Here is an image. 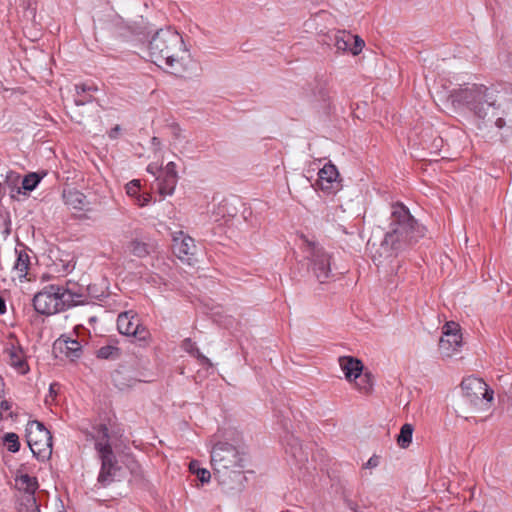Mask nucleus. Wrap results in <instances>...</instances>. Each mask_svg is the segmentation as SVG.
I'll return each instance as SVG.
<instances>
[{"label": "nucleus", "instance_id": "f257e3e1", "mask_svg": "<svg viewBox=\"0 0 512 512\" xmlns=\"http://www.w3.org/2000/svg\"><path fill=\"white\" fill-rule=\"evenodd\" d=\"M448 101L456 111H468L483 125L505 126V117L512 115V97L505 98L483 84H463L452 89Z\"/></svg>", "mask_w": 512, "mask_h": 512}, {"label": "nucleus", "instance_id": "f03ea898", "mask_svg": "<svg viewBox=\"0 0 512 512\" xmlns=\"http://www.w3.org/2000/svg\"><path fill=\"white\" fill-rule=\"evenodd\" d=\"M137 25V23H135ZM133 41L147 42L150 60L158 66L165 65L171 73L180 75L187 69L188 50L180 33L171 27L156 31L151 40H148L150 31L144 26H130Z\"/></svg>", "mask_w": 512, "mask_h": 512}, {"label": "nucleus", "instance_id": "7ed1b4c3", "mask_svg": "<svg viewBox=\"0 0 512 512\" xmlns=\"http://www.w3.org/2000/svg\"><path fill=\"white\" fill-rule=\"evenodd\" d=\"M391 208L389 231L386 232L377 251L378 258L376 255L373 256V260H378L379 263L382 262L381 259L397 257L399 253L423 238L426 231L403 203H395Z\"/></svg>", "mask_w": 512, "mask_h": 512}, {"label": "nucleus", "instance_id": "20e7f679", "mask_svg": "<svg viewBox=\"0 0 512 512\" xmlns=\"http://www.w3.org/2000/svg\"><path fill=\"white\" fill-rule=\"evenodd\" d=\"M211 465L219 481L224 483L231 473L243 467V456L232 444L218 442L211 450Z\"/></svg>", "mask_w": 512, "mask_h": 512}, {"label": "nucleus", "instance_id": "39448f33", "mask_svg": "<svg viewBox=\"0 0 512 512\" xmlns=\"http://www.w3.org/2000/svg\"><path fill=\"white\" fill-rule=\"evenodd\" d=\"M26 438L31 452L39 460L49 459L52 454V436L39 421H30L26 426Z\"/></svg>", "mask_w": 512, "mask_h": 512}, {"label": "nucleus", "instance_id": "423d86ee", "mask_svg": "<svg viewBox=\"0 0 512 512\" xmlns=\"http://www.w3.org/2000/svg\"><path fill=\"white\" fill-rule=\"evenodd\" d=\"M463 396L478 410H487L493 401L494 392L481 378L469 376L461 383Z\"/></svg>", "mask_w": 512, "mask_h": 512}, {"label": "nucleus", "instance_id": "0eeeda50", "mask_svg": "<svg viewBox=\"0 0 512 512\" xmlns=\"http://www.w3.org/2000/svg\"><path fill=\"white\" fill-rule=\"evenodd\" d=\"M339 365L345 378L350 382L355 381V386L361 393H370L373 382L370 374L364 372L362 361L352 356H342L339 358Z\"/></svg>", "mask_w": 512, "mask_h": 512}, {"label": "nucleus", "instance_id": "6e6552de", "mask_svg": "<svg viewBox=\"0 0 512 512\" xmlns=\"http://www.w3.org/2000/svg\"><path fill=\"white\" fill-rule=\"evenodd\" d=\"M305 252L306 257L310 261V270L319 283L323 284L328 282L329 279L333 277L331 270V254L312 242H308Z\"/></svg>", "mask_w": 512, "mask_h": 512}, {"label": "nucleus", "instance_id": "1a4fd4ad", "mask_svg": "<svg viewBox=\"0 0 512 512\" xmlns=\"http://www.w3.org/2000/svg\"><path fill=\"white\" fill-rule=\"evenodd\" d=\"M58 294L60 312L74 306L83 305L88 302L90 297H98L92 293V287L90 285L83 287L71 281L66 282L65 286L59 285Z\"/></svg>", "mask_w": 512, "mask_h": 512}, {"label": "nucleus", "instance_id": "9d476101", "mask_svg": "<svg viewBox=\"0 0 512 512\" xmlns=\"http://www.w3.org/2000/svg\"><path fill=\"white\" fill-rule=\"evenodd\" d=\"M173 254L183 263L193 265L196 261L195 240L182 230L171 232Z\"/></svg>", "mask_w": 512, "mask_h": 512}, {"label": "nucleus", "instance_id": "9b49d317", "mask_svg": "<svg viewBox=\"0 0 512 512\" xmlns=\"http://www.w3.org/2000/svg\"><path fill=\"white\" fill-rule=\"evenodd\" d=\"M59 285L51 284L45 286L33 297V307L41 315H53L60 312L58 303Z\"/></svg>", "mask_w": 512, "mask_h": 512}, {"label": "nucleus", "instance_id": "f8f14e48", "mask_svg": "<svg viewBox=\"0 0 512 512\" xmlns=\"http://www.w3.org/2000/svg\"><path fill=\"white\" fill-rule=\"evenodd\" d=\"M107 434L106 431L102 432V439L96 441V449L102 460V468L99 474L98 480L107 484L110 481V477L115 474L116 466L114 464V457L111 451V447L105 440Z\"/></svg>", "mask_w": 512, "mask_h": 512}, {"label": "nucleus", "instance_id": "ddd939ff", "mask_svg": "<svg viewBox=\"0 0 512 512\" xmlns=\"http://www.w3.org/2000/svg\"><path fill=\"white\" fill-rule=\"evenodd\" d=\"M79 329L85 330L83 326H76L73 333L62 334L54 341L52 352H81L84 340L79 338Z\"/></svg>", "mask_w": 512, "mask_h": 512}, {"label": "nucleus", "instance_id": "4468645a", "mask_svg": "<svg viewBox=\"0 0 512 512\" xmlns=\"http://www.w3.org/2000/svg\"><path fill=\"white\" fill-rule=\"evenodd\" d=\"M339 173L335 165L327 163L319 170L317 185L327 194L334 193L339 187Z\"/></svg>", "mask_w": 512, "mask_h": 512}, {"label": "nucleus", "instance_id": "2eb2a0df", "mask_svg": "<svg viewBox=\"0 0 512 512\" xmlns=\"http://www.w3.org/2000/svg\"><path fill=\"white\" fill-rule=\"evenodd\" d=\"M462 334L460 325L454 321L446 322L442 328L440 347L442 349L457 350L461 346Z\"/></svg>", "mask_w": 512, "mask_h": 512}, {"label": "nucleus", "instance_id": "dca6fc26", "mask_svg": "<svg viewBox=\"0 0 512 512\" xmlns=\"http://www.w3.org/2000/svg\"><path fill=\"white\" fill-rule=\"evenodd\" d=\"M29 251L30 249L24 244H20V248H15L16 260L13 270L18 273L20 278H25L28 274L31 264Z\"/></svg>", "mask_w": 512, "mask_h": 512}, {"label": "nucleus", "instance_id": "f3484780", "mask_svg": "<svg viewBox=\"0 0 512 512\" xmlns=\"http://www.w3.org/2000/svg\"><path fill=\"white\" fill-rule=\"evenodd\" d=\"M63 199L66 205L75 210H87L89 202L87 197L78 190L64 191Z\"/></svg>", "mask_w": 512, "mask_h": 512}, {"label": "nucleus", "instance_id": "a211bd4d", "mask_svg": "<svg viewBox=\"0 0 512 512\" xmlns=\"http://www.w3.org/2000/svg\"><path fill=\"white\" fill-rule=\"evenodd\" d=\"M15 487L19 491L25 492L26 495H34L38 488V482L35 477L19 472L15 477Z\"/></svg>", "mask_w": 512, "mask_h": 512}, {"label": "nucleus", "instance_id": "6ab92c4d", "mask_svg": "<svg viewBox=\"0 0 512 512\" xmlns=\"http://www.w3.org/2000/svg\"><path fill=\"white\" fill-rule=\"evenodd\" d=\"M21 175L13 170L7 172L2 188H8L10 197L17 199V195L21 194Z\"/></svg>", "mask_w": 512, "mask_h": 512}, {"label": "nucleus", "instance_id": "aec40b11", "mask_svg": "<svg viewBox=\"0 0 512 512\" xmlns=\"http://www.w3.org/2000/svg\"><path fill=\"white\" fill-rule=\"evenodd\" d=\"M46 173L30 172L21 179V194L28 195L41 182Z\"/></svg>", "mask_w": 512, "mask_h": 512}, {"label": "nucleus", "instance_id": "412c9836", "mask_svg": "<svg viewBox=\"0 0 512 512\" xmlns=\"http://www.w3.org/2000/svg\"><path fill=\"white\" fill-rule=\"evenodd\" d=\"M158 180V192L161 196H170L174 193L178 177L161 175Z\"/></svg>", "mask_w": 512, "mask_h": 512}, {"label": "nucleus", "instance_id": "4be33fe9", "mask_svg": "<svg viewBox=\"0 0 512 512\" xmlns=\"http://www.w3.org/2000/svg\"><path fill=\"white\" fill-rule=\"evenodd\" d=\"M353 38H354V35L351 34L350 32L338 31L334 37V40H335L334 45L338 51H342V52L349 51L350 52V45H351Z\"/></svg>", "mask_w": 512, "mask_h": 512}, {"label": "nucleus", "instance_id": "5701e85b", "mask_svg": "<svg viewBox=\"0 0 512 512\" xmlns=\"http://www.w3.org/2000/svg\"><path fill=\"white\" fill-rule=\"evenodd\" d=\"M9 364L20 374H25L29 371L24 354H9Z\"/></svg>", "mask_w": 512, "mask_h": 512}, {"label": "nucleus", "instance_id": "b1692460", "mask_svg": "<svg viewBox=\"0 0 512 512\" xmlns=\"http://www.w3.org/2000/svg\"><path fill=\"white\" fill-rule=\"evenodd\" d=\"M150 333L146 327L137 325L133 332H130V343L139 342V347H145V342L149 338Z\"/></svg>", "mask_w": 512, "mask_h": 512}, {"label": "nucleus", "instance_id": "393cba45", "mask_svg": "<svg viewBox=\"0 0 512 512\" xmlns=\"http://www.w3.org/2000/svg\"><path fill=\"white\" fill-rule=\"evenodd\" d=\"M414 428L411 424H404L401 427L400 434L397 438L398 445L401 448H407L412 442Z\"/></svg>", "mask_w": 512, "mask_h": 512}, {"label": "nucleus", "instance_id": "a878e982", "mask_svg": "<svg viewBox=\"0 0 512 512\" xmlns=\"http://www.w3.org/2000/svg\"><path fill=\"white\" fill-rule=\"evenodd\" d=\"M18 512H39L34 495H25L18 507Z\"/></svg>", "mask_w": 512, "mask_h": 512}, {"label": "nucleus", "instance_id": "bb28decb", "mask_svg": "<svg viewBox=\"0 0 512 512\" xmlns=\"http://www.w3.org/2000/svg\"><path fill=\"white\" fill-rule=\"evenodd\" d=\"M189 470L195 474L202 483H208L211 478V473L205 468H200L197 461H191L189 464Z\"/></svg>", "mask_w": 512, "mask_h": 512}, {"label": "nucleus", "instance_id": "cd10ccee", "mask_svg": "<svg viewBox=\"0 0 512 512\" xmlns=\"http://www.w3.org/2000/svg\"><path fill=\"white\" fill-rule=\"evenodd\" d=\"M130 252L135 256L142 258L150 253V246L146 242L135 240L130 243Z\"/></svg>", "mask_w": 512, "mask_h": 512}, {"label": "nucleus", "instance_id": "c85d7f7f", "mask_svg": "<svg viewBox=\"0 0 512 512\" xmlns=\"http://www.w3.org/2000/svg\"><path fill=\"white\" fill-rule=\"evenodd\" d=\"M117 329L124 341L128 338V311H123L118 315Z\"/></svg>", "mask_w": 512, "mask_h": 512}, {"label": "nucleus", "instance_id": "c756f323", "mask_svg": "<svg viewBox=\"0 0 512 512\" xmlns=\"http://www.w3.org/2000/svg\"><path fill=\"white\" fill-rule=\"evenodd\" d=\"M4 444L10 452H17L20 448L18 435L15 433H6L3 437Z\"/></svg>", "mask_w": 512, "mask_h": 512}, {"label": "nucleus", "instance_id": "7c9ffc66", "mask_svg": "<svg viewBox=\"0 0 512 512\" xmlns=\"http://www.w3.org/2000/svg\"><path fill=\"white\" fill-rule=\"evenodd\" d=\"M119 339L110 336L106 340V344L101 346L96 352H119L120 348L118 347Z\"/></svg>", "mask_w": 512, "mask_h": 512}, {"label": "nucleus", "instance_id": "2f4dec72", "mask_svg": "<svg viewBox=\"0 0 512 512\" xmlns=\"http://www.w3.org/2000/svg\"><path fill=\"white\" fill-rule=\"evenodd\" d=\"M112 379L119 389H125L128 385L125 368L122 371L116 370L112 374Z\"/></svg>", "mask_w": 512, "mask_h": 512}, {"label": "nucleus", "instance_id": "473e14b6", "mask_svg": "<svg viewBox=\"0 0 512 512\" xmlns=\"http://www.w3.org/2000/svg\"><path fill=\"white\" fill-rule=\"evenodd\" d=\"M365 46V42L362 38H360L358 35H354V38L352 39L351 45H350V52L353 55H358L361 53L363 47Z\"/></svg>", "mask_w": 512, "mask_h": 512}, {"label": "nucleus", "instance_id": "72a5a7b5", "mask_svg": "<svg viewBox=\"0 0 512 512\" xmlns=\"http://www.w3.org/2000/svg\"><path fill=\"white\" fill-rule=\"evenodd\" d=\"M131 198H133L134 204H136L139 207H144V206L148 205L152 200L151 195L148 193H146V194L136 193Z\"/></svg>", "mask_w": 512, "mask_h": 512}, {"label": "nucleus", "instance_id": "f704fd0d", "mask_svg": "<svg viewBox=\"0 0 512 512\" xmlns=\"http://www.w3.org/2000/svg\"><path fill=\"white\" fill-rule=\"evenodd\" d=\"M130 474L133 475L135 480H141L143 478V471L140 464L137 461L130 459Z\"/></svg>", "mask_w": 512, "mask_h": 512}, {"label": "nucleus", "instance_id": "c9c22d12", "mask_svg": "<svg viewBox=\"0 0 512 512\" xmlns=\"http://www.w3.org/2000/svg\"><path fill=\"white\" fill-rule=\"evenodd\" d=\"M76 88V92H77V95H81V94H90L91 92H95L97 91V87L93 84H80V85H76L75 86Z\"/></svg>", "mask_w": 512, "mask_h": 512}, {"label": "nucleus", "instance_id": "e433bc0d", "mask_svg": "<svg viewBox=\"0 0 512 512\" xmlns=\"http://www.w3.org/2000/svg\"><path fill=\"white\" fill-rule=\"evenodd\" d=\"M59 385L57 383H52L49 387V393L46 397V403L51 404L54 401L57 393H58Z\"/></svg>", "mask_w": 512, "mask_h": 512}, {"label": "nucleus", "instance_id": "4c0bfd02", "mask_svg": "<svg viewBox=\"0 0 512 512\" xmlns=\"http://www.w3.org/2000/svg\"><path fill=\"white\" fill-rule=\"evenodd\" d=\"M162 175L178 177L176 171V164L174 162H168L162 172Z\"/></svg>", "mask_w": 512, "mask_h": 512}, {"label": "nucleus", "instance_id": "58836bf2", "mask_svg": "<svg viewBox=\"0 0 512 512\" xmlns=\"http://www.w3.org/2000/svg\"><path fill=\"white\" fill-rule=\"evenodd\" d=\"M93 100L91 94H81L80 96L77 95L74 102L77 106L85 105L86 103H89Z\"/></svg>", "mask_w": 512, "mask_h": 512}, {"label": "nucleus", "instance_id": "ea45409f", "mask_svg": "<svg viewBox=\"0 0 512 512\" xmlns=\"http://www.w3.org/2000/svg\"><path fill=\"white\" fill-rule=\"evenodd\" d=\"M314 96L318 100L326 101L328 99V91L323 85H321L317 92H314Z\"/></svg>", "mask_w": 512, "mask_h": 512}, {"label": "nucleus", "instance_id": "a19ab883", "mask_svg": "<svg viewBox=\"0 0 512 512\" xmlns=\"http://www.w3.org/2000/svg\"><path fill=\"white\" fill-rule=\"evenodd\" d=\"M140 190V180L134 179L130 181V197L138 193Z\"/></svg>", "mask_w": 512, "mask_h": 512}, {"label": "nucleus", "instance_id": "79ce46f5", "mask_svg": "<svg viewBox=\"0 0 512 512\" xmlns=\"http://www.w3.org/2000/svg\"><path fill=\"white\" fill-rule=\"evenodd\" d=\"M196 359L200 365L212 366L210 360L204 354H196Z\"/></svg>", "mask_w": 512, "mask_h": 512}, {"label": "nucleus", "instance_id": "37998d69", "mask_svg": "<svg viewBox=\"0 0 512 512\" xmlns=\"http://www.w3.org/2000/svg\"><path fill=\"white\" fill-rule=\"evenodd\" d=\"M62 266H63V272L69 273L74 269L75 263L73 261H66V262H63Z\"/></svg>", "mask_w": 512, "mask_h": 512}, {"label": "nucleus", "instance_id": "c03bdc74", "mask_svg": "<svg viewBox=\"0 0 512 512\" xmlns=\"http://www.w3.org/2000/svg\"><path fill=\"white\" fill-rule=\"evenodd\" d=\"M120 126L119 125H116L114 128H112L109 132V137L110 138H116L117 135L119 134V131H120Z\"/></svg>", "mask_w": 512, "mask_h": 512}, {"label": "nucleus", "instance_id": "a18cd8bd", "mask_svg": "<svg viewBox=\"0 0 512 512\" xmlns=\"http://www.w3.org/2000/svg\"><path fill=\"white\" fill-rule=\"evenodd\" d=\"M10 403L6 400H0L1 411H8L10 409Z\"/></svg>", "mask_w": 512, "mask_h": 512}, {"label": "nucleus", "instance_id": "49530a36", "mask_svg": "<svg viewBox=\"0 0 512 512\" xmlns=\"http://www.w3.org/2000/svg\"><path fill=\"white\" fill-rule=\"evenodd\" d=\"M347 506L353 512H361L358 505L352 501H347Z\"/></svg>", "mask_w": 512, "mask_h": 512}, {"label": "nucleus", "instance_id": "de8ad7c7", "mask_svg": "<svg viewBox=\"0 0 512 512\" xmlns=\"http://www.w3.org/2000/svg\"><path fill=\"white\" fill-rule=\"evenodd\" d=\"M6 312V302L3 297L0 296V315Z\"/></svg>", "mask_w": 512, "mask_h": 512}, {"label": "nucleus", "instance_id": "09e8293b", "mask_svg": "<svg viewBox=\"0 0 512 512\" xmlns=\"http://www.w3.org/2000/svg\"><path fill=\"white\" fill-rule=\"evenodd\" d=\"M292 454H293V456H294L296 459H298L299 461H303V460H305V459H306V457H305V456H301V455H299V456H298V455H297V453H296V451H293V452H292Z\"/></svg>", "mask_w": 512, "mask_h": 512}, {"label": "nucleus", "instance_id": "8fccbe9b", "mask_svg": "<svg viewBox=\"0 0 512 512\" xmlns=\"http://www.w3.org/2000/svg\"><path fill=\"white\" fill-rule=\"evenodd\" d=\"M14 345L11 344V348L6 347L3 352H14Z\"/></svg>", "mask_w": 512, "mask_h": 512}, {"label": "nucleus", "instance_id": "3c124183", "mask_svg": "<svg viewBox=\"0 0 512 512\" xmlns=\"http://www.w3.org/2000/svg\"><path fill=\"white\" fill-rule=\"evenodd\" d=\"M3 388H4V383H3L2 378L0 377V393L3 392Z\"/></svg>", "mask_w": 512, "mask_h": 512}, {"label": "nucleus", "instance_id": "603ef678", "mask_svg": "<svg viewBox=\"0 0 512 512\" xmlns=\"http://www.w3.org/2000/svg\"><path fill=\"white\" fill-rule=\"evenodd\" d=\"M123 189H124L125 193L128 194V183H125L123 185Z\"/></svg>", "mask_w": 512, "mask_h": 512}, {"label": "nucleus", "instance_id": "864d4df0", "mask_svg": "<svg viewBox=\"0 0 512 512\" xmlns=\"http://www.w3.org/2000/svg\"><path fill=\"white\" fill-rule=\"evenodd\" d=\"M95 320H96V317H94V316L89 319L90 322H93Z\"/></svg>", "mask_w": 512, "mask_h": 512}, {"label": "nucleus", "instance_id": "5fc2aeb1", "mask_svg": "<svg viewBox=\"0 0 512 512\" xmlns=\"http://www.w3.org/2000/svg\"><path fill=\"white\" fill-rule=\"evenodd\" d=\"M3 418H4V417H3V413H2V411H0V421H1Z\"/></svg>", "mask_w": 512, "mask_h": 512}, {"label": "nucleus", "instance_id": "6e6d98bb", "mask_svg": "<svg viewBox=\"0 0 512 512\" xmlns=\"http://www.w3.org/2000/svg\"><path fill=\"white\" fill-rule=\"evenodd\" d=\"M153 142H154V143H157V142H158V138L153 137Z\"/></svg>", "mask_w": 512, "mask_h": 512}, {"label": "nucleus", "instance_id": "4d7b16f0", "mask_svg": "<svg viewBox=\"0 0 512 512\" xmlns=\"http://www.w3.org/2000/svg\"><path fill=\"white\" fill-rule=\"evenodd\" d=\"M129 313L132 314V310H129ZM130 318H134V316L130 315Z\"/></svg>", "mask_w": 512, "mask_h": 512}]
</instances>
